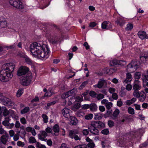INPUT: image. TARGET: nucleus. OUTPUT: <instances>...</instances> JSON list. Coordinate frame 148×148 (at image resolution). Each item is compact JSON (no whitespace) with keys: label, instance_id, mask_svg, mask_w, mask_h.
I'll list each match as a JSON object with an SVG mask.
<instances>
[{"label":"nucleus","instance_id":"nucleus-1","mask_svg":"<svg viewBox=\"0 0 148 148\" xmlns=\"http://www.w3.org/2000/svg\"><path fill=\"white\" fill-rule=\"evenodd\" d=\"M29 48L30 52L34 57L47 59L51 54L48 45L42 43L34 42L30 45Z\"/></svg>","mask_w":148,"mask_h":148},{"label":"nucleus","instance_id":"nucleus-2","mask_svg":"<svg viewBox=\"0 0 148 148\" xmlns=\"http://www.w3.org/2000/svg\"><path fill=\"white\" fill-rule=\"evenodd\" d=\"M45 31L51 43L54 45L58 43L60 39V36L62 35L61 30L60 28L54 25L53 27H46Z\"/></svg>","mask_w":148,"mask_h":148},{"label":"nucleus","instance_id":"nucleus-3","mask_svg":"<svg viewBox=\"0 0 148 148\" xmlns=\"http://www.w3.org/2000/svg\"><path fill=\"white\" fill-rule=\"evenodd\" d=\"M25 74H26V76L21 78L20 82L22 85L26 86L30 84L32 79V74L29 71V69L28 67L25 66H21L17 70V75L18 76H21Z\"/></svg>","mask_w":148,"mask_h":148},{"label":"nucleus","instance_id":"nucleus-4","mask_svg":"<svg viewBox=\"0 0 148 148\" xmlns=\"http://www.w3.org/2000/svg\"><path fill=\"white\" fill-rule=\"evenodd\" d=\"M7 66L0 72V79L3 82L8 81L12 78L15 68V65Z\"/></svg>","mask_w":148,"mask_h":148},{"label":"nucleus","instance_id":"nucleus-5","mask_svg":"<svg viewBox=\"0 0 148 148\" xmlns=\"http://www.w3.org/2000/svg\"><path fill=\"white\" fill-rule=\"evenodd\" d=\"M10 4L14 7L19 9L24 8V5L20 0H9Z\"/></svg>","mask_w":148,"mask_h":148},{"label":"nucleus","instance_id":"nucleus-6","mask_svg":"<svg viewBox=\"0 0 148 148\" xmlns=\"http://www.w3.org/2000/svg\"><path fill=\"white\" fill-rule=\"evenodd\" d=\"M77 92V89L73 88L68 92L64 93L62 95V98L64 99H66L73 94H75Z\"/></svg>","mask_w":148,"mask_h":148},{"label":"nucleus","instance_id":"nucleus-7","mask_svg":"<svg viewBox=\"0 0 148 148\" xmlns=\"http://www.w3.org/2000/svg\"><path fill=\"white\" fill-rule=\"evenodd\" d=\"M21 64H27L28 65H32L33 64V61L32 60L27 56L23 59H20L19 60Z\"/></svg>","mask_w":148,"mask_h":148},{"label":"nucleus","instance_id":"nucleus-8","mask_svg":"<svg viewBox=\"0 0 148 148\" xmlns=\"http://www.w3.org/2000/svg\"><path fill=\"white\" fill-rule=\"evenodd\" d=\"M126 64L125 61L123 60H118L114 59L110 61V65H125Z\"/></svg>","mask_w":148,"mask_h":148},{"label":"nucleus","instance_id":"nucleus-9","mask_svg":"<svg viewBox=\"0 0 148 148\" xmlns=\"http://www.w3.org/2000/svg\"><path fill=\"white\" fill-rule=\"evenodd\" d=\"M47 136V134L45 131H40V134H38V139L40 140L46 141L47 140L46 137Z\"/></svg>","mask_w":148,"mask_h":148},{"label":"nucleus","instance_id":"nucleus-10","mask_svg":"<svg viewBox=\"0 0 148 148\" xmlns=\"http://www.w3.org/2000/svg\"><path fill=\"white\" fill-rule=\"evenodd\" d=\"M91 125L92 126L97 127V128H99L103 127L105 126L104 124L100 121H92L91 123Z\"/></svg>","mask_w":148,"mask_h":148},{"label":"nucleus","instance_id":"nucleus-11","mask_svg":"<svg viewBox=\"0 0 148 148\" xmlns=\"http://www.w3.org/2000/svg\"><path fill=\"white\" fill-rule=\"evenodd\" d=\"M133 85L134 90H140L141 88L140 82L138 80H135Z\"/></svg>","mask_w":148,"mask_h":148},{"label":"nucleus","instance_id":"nucleus-12","mask_svg":"<svg viewBox=\"0 0 148 148\" xmlns=\"http://www.w3.org/2000/svg\"><path fill=\"white\" fill-rule=\"evenodd\" d=\"M71 111L69 109L65 108L62 110V113L64 116L65 118H68L70 117V114Z\"/></svg>","mask_w":148,"mask_h":148},{"label":"nucleus","instance_id":"nucleus-13","mask_svg":"<svg viewBox=\"0 0 148 148\" xmlns=\"http://www.w3.org/2000/svg\"><path fill=\"white\" fill-rule=\"evenodd\" d=\"M138 35L142 40L145 38L148 39V36L146 33L144 31H139L138 33Z\"/></svg>","mask_w":148,"mask_h":148},{"label":"nucleus","instance_id":"nucleus-14","mask_svg":"<svg viewBox=\"0 0 148 148\" xmlns=\"http://www.w3.org/2000/svg\"><path fill=\"white\" fill-rule=\"evenodd\" d=\"M132 75L131 73H128L126 74V77L124 81L123 82L124 85L127 84L129 82H130L132 80Z\"/></svg>","mask_w":148,"mask_h":148},{"label":"nucleus","instance_id":"nucleus-15","mask_svg":"<svg viewBox=\"0 0 148 148\" xmlns=\"http://www.w3.org/2000/svg\"><path fill=\"white\" fill-rule=\"evenodd\" d=\"M7 22L5 18L3 17H0V26L2 28H4L7 26Z\"/></svg>","mask_w":148,"mask_h":148},{"label":"nucleus","instance_id":"nucleus-16","mask_svg":"<svg viewBox=\"0 0 148 148\" xmlns=\"http://www.w3.org/2000/svg\"><path fill=\"white\" fill-rule=\"evenodd\" d=\"M105 82V81L104 80L100 79L98 82L97 84L96 85H93V87L95 88H101L104 84Z\"/></svg>","mask_w":148,"mask_h":148},{"label":"nucleus","instance_id":"nucleus-17","mask_svg":"<svg viewBox=\"0 0 148 148\" xmlns=\"http://www.w3.org/2000/svg\"><path fill=\"white\" fill-rule=\"evenodd\" d=\"M70 123L71 125H75L78 123L77 119L74 116H70L69 119Z\"/></svg>","mask_w":148,"mask_h":148},{"label":"nucleus","instance_id":"nucleus-18","mask_svg":"<svg viewBox=\"0 0 148 148\" xmlns=\"http://www.w3.org/2000/svg\"><path fill=\"white\" fill-rule=\"evenodd\" d=\"M146 95L143 91H141L139 93V96L138 98L140 101H143L145 99Z\"/></svg>","mask_w":148,"mask_h":148},{"label":"nucleus","instance_id":"nucleus-19","mask_svg":"<svg viewBox=\"0 0 148 148\" xmlns=\"http://www.w3.org/2000/svg\"><path fill=\"white\" fill-rule=\"evenodd\" d=\"M53 130L55 133H52L53 135L57 136L58 133L59 132L60 128L59 125L58 124L55 125L53 127Z\"/></svg>","mask_w":148,"mask_h":148},{"label":"nucleus","instance_id":"nucleus-20","mask_svg":"<svg viewBox=\"0 0 148 148\" xmlns=\"http://www.w3.org/2000/svg\"><path fill=\"white\" fill-rule=\"evenodd\" d=\"M79 132V130L77 129L71 130L69 131V136L71 138H73V135H76L78 134Z\"/></svg>","mask_w":148,"mask_h":148},{"label":"nucleus","instance_id":"nucleus-21","mask_svg":"<svg viewBox=\"0 0 148 148\" xmlns=\"http://www.w3.org/2000/svg\"><path fill=\"white\" fill-rule=\"evenodd\" d=\"M144 58L145 61L148 60V53L147 51H143L141 56H140L141 60Z\"/></svg>","mask_w":148,"mask_h":148},{"label":"nucleus","instance_id":"nucleus-22","mask_svg":"<svg viewBox=\"0 0 148 148\" xmlns=\"http://www.w3.org/2000/svg\"><path fill=\"white\" fill-rule=\"evenodd\" d=\"M115 22L118 25L121 27L123 26L125 23L124 20L120 18H117Z\"/></svg>","mask_w":148,"mask_h":148},{"label":"nucleus","instance_id":"nucleus-23","mask_svg":"<svg viewBox=\"0 0 148 148\" xmlns=\"http://www.w3.org/2000/svg\"><path fill=\"white\" fill-rule=\"evenodd\" d=\"M96 128L97 127L92 126V127H91L90 129V131L91 133H92L95 135H97L99 133V131Z\"/></svg>","mask_w":148,"mask_h":148},{"label":"nucleus","instance_id":"nucleus-24","mask_svg":"<svg viewBox=\"0 0 148 148\" xmlns=\"http://www.w3.org/2000/svg\"><path fill=\"white\" fill-rule=\"evenodd\" d=\"M136 101V98H133L130 100H127L125 102V103L127 105L130 106L135 102Z\"/></svg>","mask_w":148,"mask_h":148},{"label":"nucleus","instance_id":"nucleus-25","mask_svg":"<svg viewBox=\"0 0 148 148\" xmlns=\"http://www.w3.org/2000/svg\"><path fill=\"white\" fill-rule=\"evenodd\" d=\"M90 108L91 110L94 111L97 110V107L96 104L93 103L90 105Z\"/></svg>","mask_w":148,"mask_h":148},{"label":"nucleus","instance_id":"nucleus-26","mask_svg":"<svg viewBox=\"0 0 148 148\" xmlns=\"http://www.w3.org/2000/svg\"><path fill=\"white\" fill-rule=\"evenodd\" d=\"M94 114L95 115L94 119L96 120H100L103 117L101 113H96Z\"/></svg>","mask_w":148,"mask_h":148},{"label":"nucleus","instance_id":"nucleus-27","mask_svg":"<svg viewBox=\"0 0 148 148\" xmlns=\"http://www.w3.org/2000/svg\"><path fill=\"white\" fill-rule=\"evenodd\" d=\"M17 55L19 56L21 59H23L27 56L25 53L21 51H19Z\"/></svg>","mask_w":148,"mask_h":148},{"label":"nucleus","instance_id":"nucleus-28","mask_svg":"<svg viewBox=\"0 0 148 148\" xmlns=\"http://www.w3.org/2000/svg\"><path fill=\"white\" fill-rule=\"evenodd\" d=\"M43 119V121L45 123H47L48 122V117L45 114H42L41 116Z\"/></svg>","mask_w":148,"mask_h":148},{"label":"nucleus","instance_id":"nucleus-29","mask_svg":"<svg viewBox=\"0 0 148 148\" xmlns=\"http://www.w3.org/2000/svg\"><path fill=\"white\" fill-rule=\"evenodd\" d=\"M142 77L143 87H145V82L148 81V75H143Z\"/></svg>","mask_w":148,"mask_h":148},{"label":"nucleus","instance_id":"nucleus-30","mask_svg":"<svg viewBox=\"0 0 148 148\" xmlns=\"http://www.w3.org/2000/svg\"><path fill=\"white\" fill-rule=\"evenodd\" d=\"M9 120L10 119L8 117H6L5 119V120L2 122L3 125L5 126H8V125H9Z\"/></svg>","mask_w":148,"mask_h":148},{"label":"nucleus","instance_id":"nucleus-31","mask_svg":"<svg viewBox=\"0 0 148 148\" xmlns=\"http://www.w3.org/2000/svg\"><path fill=\"white\" fill-rule=\"evenodd\" d=\"M23 89L22 88L19 89L16 92V96L18 97H21L23 92Z\"/></svg>","mask_w":148,"mask_h":148},{"label":"nucleus","instance_id":"nucleus-32","mask_svg":"<svg viewBox=\"0 0 148 148\" xmlns=\"http://www.w3.org/2000/svg\"><path fill=\"white\" fill-rule=\"evenodd\" d=\"M133 27V25L131 23H128L126 27L125 28L126 30L127 31L131 30Z\"/></svg>","mask_w":148,"mask_h":148},{"label":"nucleus","instance_id":"nucleus-33","mask_svg":"<svg viewBox=\"0 0 148 148\" xmlns=\"http://www.w3.org/2000/svg\"><path fill=\"white\" fill-rule=\"evenodd\" d=\"M76 114L77 116L79 117H81L84 116L85 115L84 112L81 110H78L76 113Z\"/></svg>","mask_w":148,"mask_h":148},{"label":"nucleus","instance_id":"nucleus-34","mask_svg":"<svg viewBox=\"0 0 148 148\" xmlns=\"http://www.w3.org/2000/svg\"><path fill=\"white\" fill-rule=\"evenodd\" d=\"M1 99L2 101L5 104H8L10 102V99L5 97H3V98Z\"/></svg>","mask_w":148,"mask_h":148},{"label":"nucleus","instance_id":"nucleus-35","mask_svg":"<svg viewBox=\"0 0 148 148\" xmlns=\"http://www.w3.org/2000/svg\"><path fill=\"white\" fill-rule=\"evenodd\" d=\"M29 110V108L28 107H26L21 111V113L24 114L27 112Z\"/></svg>","mask_w":148,"mask_h":148},{"label":"nucleus","instance_id":"nucleus-36","mask_svg":"<svg viewBox=\"0 0 148 148\" xmlns=\"http://www.w3.org/2000/svg\"><path fill=\"white\" fill-rule=\"evenodd\" d=\"M1 140L3 144L4 145L6 144L7 141L6 137L5 136H2L1 138Z\"/></svg>","mask_w":148,"mask_h":148},{"label":"nucleus","instance_id":"nucleus-37","mask_svg":"<svg viewBox=\"0 0 148 148\" xmlns=\"http://www.w3.org/2000/svg\"><path fill=\"white\" fill-rule=\"evenodd\" d=\"M83 100V96L81 95H79L77 96L75 99V101L78 102H80Z\"/></svg>","mask_w":148,"mask_h":148},{"label":"nucleus","instance_id":"nucleus-38","mask_svg":"<svg viewBox=\"0 0 148 148\" xmlns=\"http://www.w3.org/2000/svg\"><path fill=\"white\" fill-rule=\"evenodd\" d=\"M110 142H108L107 141L105 140L104 141L101 142V145L103 147H105L108 146Z\"/></svg>","mask_w":148,"mask_h":148},{"label":"nucleus","instance_id":"nucleus-39","mask_svg":"<svg viewBox=\"0 0 148 148\" xmlns=\"http://www.w3.org/2000/svg\"><path fill=\"white\" fill-rule=\"evenodd\" d=\"M128 112L130 114H134V109L130 107H129L128 109Z\"/></svg>","mask_w":148,"mask_h":148},{"label":"nucleus","instance_id":"nucleus-40","mask_svg":"<svg viewBox=\"0 0 148 148\" xmlns=\"http://www.w3.org/2000/svg\"><path fill=\"white\" fill-rule=\"evenodd\" d=\"M93 117V115L92 114H89L86 115L85 118L86 119L90 120Z\"/></svg>","mask_w":148,"mask_h":148},{"label":"nucleus","instance_id":"nucleus-41","mask_svg":"<svg viewBox=\"0 0 148 148\" xmlns=\"http://www.w3.org/2000/svg\"><path fill=\"white\" fill-rule=\"evenodd\" d=\"M141 77V74L140 72H136L134 75V77L136 79V80H137L136 79H139Z\"/></svg>","mask_w":148,"mask_h":148},{"label":"nucleus","instance_id":"nucleus-42","mask_svg":"<svg viewBox=\"0 0 148 148\" xmlns=\"http://www.w3.org/2000/svg\"><path fill=\"white\" fill-rule=\"evenodd\" d=\"M139 90H134V91L133 93V95L136 97L138 98L139 96V93L138 91Z\"/></svg>","mask_w":148,"mask_h":148},{"label":"nucleus","instance_id":"nucleus-43","mask_svg":"<svg viewBox=\"0 0 148 148\" xmlns=\"http://www.w3.org/2000/svg\"><path fill=\"white\" fill-rule=\"evenodd\" d=\"M29 143H34L36 142V140L33 137H30L29 139Z\"/></svg>","mask_w":148,"mask_h":148},{"label":"nucleus","instance_id":"nucleus-44","mask_svg":"<svg viewBox=\"0 0 148 148\" xmlns=\"http://www.w3.org/2000/svg\"><path fill=\"white\" fill-rule=\"evenodd\" d=\"M87 145L83 144L82 145H79L75 146L74 148H87Z\"/></svg>","mask_w":148,"mask_h":148},{"label":"nucleus","instance_id":"nucleus-45","mask_svg":"<svg viewBox=\"0 0 148 148\" xmlns=\"http://www.w3.org/2000/svg\"><path fill=\"white\" fill-rule=\"evenodd\" d=\"M132 86L130 84H127L126 86V89L128 91H130L132 88Z\"/></svg>","mask_w":148,"mask_h":148},{"label":"nucleus","instance_id":"nucleus-46","mask_svg":"<svg viewBox=\"0 0 148 148\" xmlns=\"http://www.w3.org/2000/svg\"><path fill=\"white\" fill-rule=\"evenodd\" d=\"M119 113V110L118 109H116L114 112L113 115L114 117H116L117 116Z\"/></svg>","mask_w":148,"mask_h":148},{"label":"nucleus","instance_id":"nucleus-47","mask_svg":"<svg viewBox=\"0 0 148 148\" xmlns=\"http://www.w3.org/2000/svg\"><path fill=\"white\" fill-rule=\"evenodd\" d=\"M90 95L92 97L94 98L96 97L97 94L93 91H91L89 92Z\"/></svg>","mask_w":148,"mask_h":148},{"label":"nucleus","instance_id":"nucleus-48","mask_svg":"<svg viewBox=\"0 0 148 148\" xmlns=\"http://www.w3.org/2000/svg\"><path fill=\"white\" fill-rule=\"evenodd\" d=\"M52 95V92L51 90H48L45 94V97H49L51 96Z\"/></svg>","mask_w":148,"mask_h":148},{"label":"nucleus","instance_id":"nucleus-49","mask_svg":"<svg viewBox=\"0 0 148 148\" xmlns=\"http://www.w3.org/2000/svg\"><path fill=\"white\" fill-rule=\"evenodd\" d=\"M106 23H107V21H104L101 24V28L103 29H107Z\"/></svg>","mask_w":148,"mask_h":148},{"label":"nucleus","instance_id":"nucleus-50","mask_svg":"<svg viewBox=\"0 0 148 148\" xmlns=\"http://www.w3.org/2000/svg\"><path fill=\"white\" fill-rule=\"evenodd\" d=\"M87 146H88V147L90 148H93L95 146V145L92 141L91 143H89L88 144Z\"/></svg>","mask_w":148,"mask_h":148},{"label":"nucleus","instance_id":"nucleus-51","mask_svg":"<svg viewBox=\"0 0 148 148\" xmlns=\"http://www.w3.org/2000/svg\"><path fill=\"white\" fill-rule=\"evenodd\" d=\"M130 67L128 66L127 68H128V67H130V68L131 69H133L132 70H130V71H132V72L135 71L136 70V69L137 68V65H130Z\"/></svg>","mask_w":148,"mask_h":148},{"label":"nucleus","instance_id":"nucleus-52","mask_svg":"<svg viewBox=\"0 0 148 148\" xmlns=\"http://www.w3.org/2000/svg\"><path fill=\"white\" fill-rule=\"evenodd\" d=\"M17 145L19 147H23L25 145V143L24 142H22L21 141H18L17 142Z\"/></svg>","mask_w":148,"mask_h":148},{"label":"nucleus","instance_id":"nucleus-53","mask_svg":"<svg viewBox=\"0 0 148 148\" xmlns=\"http://www.w3.org/2000/svg\"><path fill=\"white\" fill-rule=\"evenodd\" d=\"M101 132L103 134L107 135L108 134L109 131L108 129H105L102 130Z\"/></svg>","mask_w":148,"mask_h":148},{"label":"nucleus","instance_id":"nucleus-54","mask_svg":"<svg viewBox=\"0 0 148 148\" xmlns=\"http://www.w3.org/2000/svg\"><path fill=\"white\" fill-rule=\"evenodd\" d=\"M87 84V81H85L83 82L80 86L79 87V89L80 90L82 89Z\"/></svg>","mask_w":148,"mask_h":148},{"label":"nucleus","instance_id":"nucleus-55","mask_svg":"<svg viewBox=\"0 0 148 148\" xmlns=\"http://www.w3.org/2000/svg\"><path fill=\"white\" fill-rule=\"evenodd\" d=\"M107 29H110L112 27V24L110 22H107L106 23Z\"/></svg>","mask_w":148,"mask_h":148},{"label":"nucleus","instance_id":"nucleus-56","mask_svg":"<svg viewBox=\"0 0 148 148\" xmlns=\"http://www.w3.org/2000/svg\"><path fill=\"white\" fill-rule=\"evenodd\" d=\"M20 121L21 123L23 124H25L26 123V120L24 117L21 118L20 119Z\"/></svg>","mask_w":148,"mask_h":148},{"label":"nucleus","instance_id":"nucleus-57","mask_svg":"<svg viewBox=\"0 0 148 148\" xmlns=\"http://www.w3.org/2000/svg\"><path fill=\"white\" fill-rule=\"evenodd\" d=\"M115 91V89L113 88L110 87L108 89L109 92L111 94L114 93Z\"/></svg>","mask_w":148,"mask_h":148},{"label":"nucleus","instance_id":"nucleus-58","mask_svg":"<svg viewBox=\"0 0 148 148\" xmlns=\"http://www.w3.org/2000/svg\"><path fill=\"white\" fill-rule=\"evenodd\" d=\"M112 106V103L111 102H107L106 105L107 108L108 109L110 108Z\"/></svg>","mask_w":148,"mask_h":148},{"label":"nucleus","instance_id":"nucleus-59","mask_svg":"<svg viewBox=\"0 0 148 148\" xmlns=\"http://www.w3.org/2000/svg\"><path fill=\"white\" fill-rule=\"evenodd\" d=\"M137 62L135 60H132L131 62L129 63L127 65H138Z\"/></svg>","mask_w":148,"mask_h":148},{"label":"nucleus","instance_id":"nucleus-60","mask_svg":"<svg viewBox=\"0 0 148 148\" xmlns=\"http://www.w3.org/2000/svg\"><path fill=\"white\" fill-rule=\"evenodd\" d=\"M45 132L47 134L52 133V130L51 128L49 127H47L46 128Z\"/></svg>","mask_w":148,"mask_h":148},{"label":"nucleus","instance_id":"nucleus-61","mask_svg":"<svg viewBox=\"0 0 148 148\" xmlns=\"http://www.w3.org/2000/svg\"><path fill=\"white\" fill-rule=\"evenodd\" d=\"M104 97V95L101 94H99L97 95V98L98 100L103 99Z\"/></svg>","mask_w":148,"mask_h":148},{"label":"nucleus","instance_id":"nucleus-62","mask_svg":"<svg viewBox=\"0 0 148 148\" xmlns=\"http://www.w3.org/2000/svg\"><path fill=\"white\" fill-rule=\"evenodd\" d=\"M37 146L38 147H39L40 148H45V145L41 144L40 143L38 142H37L36 143Z\"/></svg>","mask_w":148,"mask_h":148},{"label":"nucleus","instance_id":"nucleus-63","mask_svg":"<svg viewBox=\"0 0 148 148\" xmlns=\"http://www.w3.org/2000/svg\"><path fill=\"white\" fill-rule=\"evenodd\" d=\"M80 107V104L79 103H75L74 105V107L76 109H79Z\"/></svg>","mask_w":148,"mask_h":148},{"label":"nucleus","instance_id":"nucleus-64","mask_svg":"<svg viewBox=\"0 0 148 148\" xmlns=\"http://www.w3.org/2000/svg\"><path fill=\"white\" fill-rule=\"evenodd\" d=\"M10 136L11 137H13L15 134L14 131L13 130H11L9 131Z\"/></svg>","mask_w":148,"mask_h":148}]
</instances>
